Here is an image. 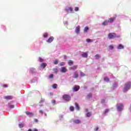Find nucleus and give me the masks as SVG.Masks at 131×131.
<instances>
[{
  "label": "nucleus",
  "instance_id": "nucleus-49",
  "mask_svg": "<svg viewBox=\"0 0 131 131\" xmlns=\"http://www.w3.org/2000/svg\"><path fill=\"white\" fill-rule=\"evenodd\" d=\"M28 131H32V130H31V129H29Z\"/></svg>",
  "mask_w": 131,
  "mask_h": 131
},
{
  "label": "nucleus",
  "instance_id": "nucleus-48",
  "mask_svg": "<svg viewBox=\"0 0 131 131\" xmlns=\"http://www.w3.org/2000/svg\"><path fill=\"white\" fill-rule=\"evenodd\" d=\"M63 58L64 59H67V56L64 55Z\"/></svg>",
  "mask_w": 131,
  "mask_h": 131
},
{
  "label": "nucleus",
  "instance_id": "nucleus-46",
  "mask_svg": "<svg viewBox=\"0 0 131 131\" xmlns=\"http://www.w3.org/2000/svg\"><path fill=\"white\" fill-rule=\"evenodd\" d=\"M94 129H95V131L99 130V127H96Z\"/></svg>",
  "mask_w": 131,
  "mask_h": 131
},
{
  "label": "nucleus",
  "instance_id": "nucleus-19",
  "mask_svg": "<svg viewBox=\"0 0 131 131\" xmlns=\"http://www.w3.org/2000/svg\"><path fill=\"white\" fill-rule=\"evenodd\" d=\"M74 123H76V124H78V123H80V120L77 119L74 120Z\"/></svg>",
  "mask_w": 131,
  "mask_h": 131
},
{
  "label": "nucleus",
  "instance_id": "nucleus-30",
  "mask_svg": "<svg viewBox=\"0 0 131 131\" xmlns=\"http://www.w3.org/2000/svg\"><path fill=\"white\" fill-rule=\"evenodd\" d=\"M80 75L82 77H83V76H85V74L82 72H80Z\"/></svg>",
  "mask_w": 131,
  "mask_h": 131
},
{
  "label": "nucleus",
  "instance_id": "nucleus-9",
  "mask_svg": "<svg viewBox=\"0 0 131 131\" xmlns=\"http://www.w3.org/2000/svg\"><path fill=\"white\" fill-rule=\"evenodd\" d=\"M109 21H108V20H105L102 23V25H103V26H106V25H107Z\"/></svg>",
  "mask_w": 131,
  "mask_h": 131
},
{
  "label": "nucleus",
  "instance_id": "nucleus-5",
  "mask_svg": "<svg viewBox=\"0 0 131 131\" xmlns=\"http://www.w3.org/2000/svg\"><path fill=\"white\" fill-rule=\"evenodd\" d=\"M80 89V87L79 85H75L73 88V92H78V91H79V89Z\"/></svg>",
  "mask_w": 131,
  "mask_h": 131
},
{
  "label": "nucleus",
  "instance_id": "nucleus-41",
  "mask_svg": "<svg viewBox=\"0 0 131 131\" xmlns=\"http://www.w3.org/2000/svg\"><path fill=\"white\" fill-rule=\"evenodd\" d=\"M15 106L14 105H11L10 106V109H13V108H14Z\"/></svg>",
  "mask_w": 131,
  "mask_h": 131
},
{
  "label": "nucleus",
  "instance_id": "nucleus-22",
  "mask_svg": "<svg viewBox=\"0 0 131 131\" xmlns=\"http://www.w3.org/2000/svg\"><path fill=\"white\" fill-rule=\"evenodd\" d=\"M86 116L87 117H91V116H92V112H88L86 115Z\"/></svg>",
  "mask_w": 131,
  "mask_h": 131
},
{
  "label": "nucleus",
  "instance_id": "nucleus-51",
  "mask_svg": "<svg viewBox=\"0 0 131 131\" xmlns=\"http://www.w3.org/2000/svg\"><path fill=\"white\" fill-rule=\"evenodd\" d=\"M45 116H47V114H45Z\"/></svg>",
  "mask_w": 131,
  "mask_h": 131
},
{
  "label": "nucleus",
  "instance_id": "nucleus-47",
  "mask_svg": "<svg viewBox=\"0 0 131 131\" xmlns=\"http://www.w3.org/2000/svg\"><path fill=\"white\" fill-rule=\"evenodd\" d=\"M35 122H38V120H37V119H35Z\"/></svg>",
  "mask_w": 131,
  "mask_h": 131
},
{
  "label": "nucleus",
  "instance_id": "nucleus-42",
  "mask_svg": "<svg viewBox=\"0 0 131 131\" xmlns=\"http://www.w3.org/2000/svg\"><path fill=\"white\" fill-rule=\"evenodd\" d=\"M54 77V75L51 74L49 76V78H53Z\"/></svg>",
  "mask_w": 131,
  "mask_h": 131
},
{
  "label": "nucleus",
  "instance_id": "nucleus-16",
  "mask_svg": "<svg viewBox=\"0 0 131 131\" xmlns=\"http://www.w3.org/2000/svg\"><path fill=\"white\" fill-rule=\"evenodd\" d=\"M65 10L68 12H69V11L72 12V11H73V8H72V7H69L68 9H66Z\"/></svg>",
  "mask_w": 131,
  "mask_h": 131
},
{
  "label": "nucleus",
  "instance_id": "nucleus-28",
  "mask_svg": "<svg viewBox=\"0 0 131 131\" xmlns=\"http://www.w3.org/2000/svg\"><path fill=\"white\" fill-rule=\"evenodd\" d=\"M108 112H109V109L108 108L105 109V112L104 113V115H106V114H107Z\"/></svg>",
  "mask_w": 131,
  "mask_h": 131
},
{
  "label": "nucleus",
  "instance_id": "nucleus-21",
  "mask_svg": "<svg viewBox=\"0 0 131 131\" xmlns=\"http://www.w3.org/2000/svg\"><path fill=\"white\" fill-rule=\"evenodd\" d=\"M68 63L70 66H72V65L73 64V61L69 60L68 62Z\"/></svg>",
  "mask_w": 131,
  "mask_h": 131
},
{
  "label": "nucleus",
  "instance_id": "nucleus-18",
  "mask_svg": "<svg viewBox=\"0 0 131 131\" xmlns=\"http://www.w3.org/2000/svg\"><path fill=\"white\" fill-rule=\"evenodd\" d=\"M90 29L89 27H85L83 30V32L86 33L88 32V31Z\"/></svg>",
  "mask_w": 131,
  "mask_h": 131
},
{
  "label": "nucleus",
  "instance_id": "nucleus-4",
  "mask_svg": "<svg viewBox=\"0 0 131 131\" xmlns=\"http://www.w3.org/2000/svg\"><path fill=\"white\" fill-rule=\"evenodd\" d=\"M123 108V105L122 103H119L117 104V109L118 111H122V108Z\"/></svg>",
  "mask_w": 131,
  "mask_h": 131
},
{
  "label": "nucleus",
  "instance_id": "nucleus-8",
  "mask_svg": "<svg viewBox=\"0 0 131 131\" xmlns=\"http://www.w3.org/2000/svg\"><path fill=\"white\" fill-rule=\"evenodd\" d=\"M115 20V17L108 18L107 21H108V23H112V22H114Z\"/></svg>",
  "mask_w": 131,
  "mask_h": 131
},
{
  "label": "nucleus",
  "instance_id": "nucleus-3",
  "mask_svg": "<svg viewBox=\"0 0 131 131\" xmlns=\"http://www.w3.org/2000/svg\"><path fill=\"white\" fill-rule=\"evenodd\" d=\"M107 37L109 39H113L116 37V34L115 33H109Z\"/></svg>",
  "mask_w": 131,
  "mask_h": 131
},
{
  "label": "nucleus",
  "instance_id": "nucleus-25",
  "mask_svg": "<svg viewBox=\"0 0 131 131\" xmlns=\"http://www.w3.org/2000/svg\"><path fill=\"white\" fill-rule=\"evenodd\" d=\"M104 81H106L107 82H108V81H109V78H108L107 77H105L104 78Z\"/></svg>",
  "mask_w": 131,
  "mask_h": 131
},
{
  "label": "nucleus",
  "instance_id": "nucleus-29",
  "mask_svg": "<svg viewBox=\"0 0 131 131\" xmlns=\"http://www.w3.org/2000/svg\"><path fill=\"white\" fill-rule=\"evenodd\" d=\"M95 57L96 58V59H100V58L101 57L100 56V55L99 54H96L95 55Z\"/></svg>",
  "mask_w": 131,
  "mask_h": 131
},
{
  "label": "nucleus",
  "instance_id": "nucleus-13",
  "mask_svg": "<svg viewBox=\"0 0 131 131\" xmlns=\"http://www.w3.org/2000/svg\"><path fill=\"white\" fill-rule=\"evenodd\" d=\"M26 114L28 115V116H33V113L28 111L26 112Z\"/></svg>",
  "mask_w": 131,
  "mask_h": 131
},
{
  "label": "nucleus",
  "instance_id": "nucleus-31",
  "mask_svg": "<svg viewBox=\"0 0 131 131\" xmlns=\"http://www.w3.org/2000/svg\"><path fill=\"white\" fill-rule=\"evenodd\" d=\"M24 126V124L23 123H20L19 124V127H20V128H22V127H23Z\"/></svg>",
  "mask_w": 131,
  "mask_h": 131
},
{
  "label": "nucleus",
  "instance_id": "nucleus-38",
  "mask_svg": "<svg viewBox=\"0 0 131 131\" xmlns=\"http://www.w3.org/2000/svg\"><path fill=\"white\" fill-rule=\"evenodd\" d=\"M60 66H64V65H65V62H60Z\"/></svg>",
  "mask_w": 131,
  "mask_h": 131
},
{
  "label": "nucleus",
  "instance_id": "nucleus-23",
  "mask_svg": "<svg viewBox=\"0 0 131 131\" xmlns=\"http://www.w3.org/2000/svg\"><path fill=\"white\" fill-rule=\"evenodd\" d=\"M74 76H75V78H78V73H77V72H75L74 73Z\"/></svg>",
  "mask_w": 131,
  "mask_h": 131
},
{
  "label": "nucleus",
  "instance_id": "nucleus-33",
  "mask_svg": "<svg viewBox=\"0 0 131 131\" xmlns=\"http://www.w3.org/2000/svg\"><path fill=\"white\" fill-rule=\"evenodd\" d=\"M54 65H57L58 64V59H55L54 62Z\"/></svg>",
  "mask_w": 131,
  "mask_h": 131
},
{
  "label": "nucleus",
  "instance_id": "nucleus-15",
  "mask_svg": "<svg viewBox=\"0 0 131 131\" xmlns=\"http://www.w3.org/2000/svg\"><path fill=\"white\" fill-rule=\"evenodd\" d=\"M67 71V70L65 67H62L61 69V72H62L63 73H65Z\"/></svg>",
  "mask_w": 131,
  "mask_h": 131
},
{
  "label": "nucleus",
  "instance_id": "nucleus-39",
  "mask_svg": "<svg viewBox=\"0 0 131 131\" xmlns=\"http://www.w3.org/2000/svg\"><path fill=\"white\" fill-rule=\"evenodd\" d=\"M43 37H48V33H45L44 34H43Z\"/></svg>",
  "mask_w": 131,
  "mask_h": 131
},
{
  "label": "nucleus",
  "instance_id": "nucleus-50",
  "mask_svg": "<svg viewBox=\"0 0 131 131\" xmlns=\"http://www.w3.org/2000/svg\"><path fill=\"white\" fill-rule=\"evenodd\" d=\"M85 111H86V112H88L89 111V110L88 109H86Z\"/></svg>",
  "mask_w": 131,
  "mask_h": 131
},
{
  "label": "nucleus",
  "instance_id": "nucleus-32",
  "mask_svg": "<svg viewBox=\"0 0 131 131\" xmlns=\"http://www.w3.org/2000/svg\"><path fill=\"white\" fill-rule=\"evenodd\" d=\"M92 93H89L88 95V99H90V98H92Z\"/></svg>",
  "mask_w": 131,
  "mask_h": 131
},
{
  "label": "nucleus",
  "instance_id": "nucleus-20",
  "mask_svg": "<svg viewBox=\"0 0 131 131\" xmlns=\"http://www.w3.org/2000/svg\"><path fill=\"white\" fill-rule=\"evenodd\" d=\"M81 56L83 58H88V54L86 53H83L81 54Z\"/></svg>",
  "mask_w": 131,
  "mask_h": 131
},
{
  "label": "nucleus",
  "instance_id": "nucleus-45",
  "mask_svg": "<svg viewBox=\"0 0 131 131\" xmlns=\"http://www.w3.org/2000/svg\"><path fill=\"white\" fill-rule=\"evenodd\" d=\"M55 103H56V100H53L52 101V104H55Z\"/></svg>",
  "mask_w": 131,
  "mask_h": 131
},
{
  "label": "nucleus",
  "instance_id": "nucleus-7",
  "mask_svg": "<svg viewBox=\"0 0 131 131\" xmlns=\"http://www.w3.org/2000/svg\"><path fill=\"white\" fill-rule=\"evenodd\" d=\"M4 99H5V100H7V101L9 100H12V99H13V96H7L4 97Z\"/></svg>",
  "mask_w": 131,
  "mask_h": 131
},
{
  "label": "nucleus",
  "instance_id": "nucleus-14",
  "mask_svg": "<svg viewBox=\"0 0 131 131\" xmlns=\"http://www.w3.org/2000/svg\"><path fill=\"white\" fill-rule=\"evenodd\" d=\"M54 40V37H50L48 40H47V42L51 43L52 41Z\"/></svg>",
  "mask_w": 131,
  "mask_h": 131
},
{
  "label": "nucleus",
  "instance_id": "nucleus-37",
  "mask_svg": "<svg viewBox=\"0 0 131 131\" xmlns=\"http://www.w3.org/2000/svg\"><path fill=\"white\" fill-rule=\"evenodd\" d=\"M79 10V8L78 7H75V12H78Z\"/></svg>",
  "mask_w": 131,
  "mask_h": 131
},
{
  "label": "nucleus",
  "instance_id": "nucleus-1",
  "mask_svg": "<svg viewBox=\"0 0 131 131\" xmlns=\"http://www.w3.org/2000/svg\"><path fill=\"white\" fill-rule=\"evenodd\" d=\"M131 86V82H127V83H125V86L123 90V92L125 93V92H127L129 89H130Z\"/></svg>",
  "mask_w": 131,
  "mask_h": 131
},
{
  "label": "nucleus",
  "instance_id": "nucleus-11",
  "mask_svg": "<svg viewBox=\"0 0 131 131\" xmlns=\"http://www.w3.org/2000/svg\"><path fill=\"white\" fill-rule=\"evenodd\" d=\"M47 63L46 62H43L40 64V67H41L42 68H46V67H47Z\"/></svg>",
  "mask_w": 131,
  "mask_h": 131
},
{
  "label": "nucleus",
  "instance_id": "nucleus-10",
  "mask_svg": "<svg viewBox=\"0 0 131 131\" xmlns=\"http://www.w3.org/2000/svg\"><path fill=\"white\" fill-rule=\"evenodd\" d=\"M117 49L118 50H122L123 49H124V46L121 44H120L117 47Z\"/></svg>",
  "mask_w": 131,
  "mask_h": 131
},
{
  "label": "nucleus",
  "instance_id": "nucleus-27",
  "mask_svg": "<svg viewBox=\"0 0 131 131\" xmlns=\"http://www.w3.org/2000/svg\"><path fill=\"white\" fill-rule=\"evenodd\" d=\"M70 110L72 112H73L74 111V106H70Z\"/></svg>",
  "mask_w": 131,
  "mask_h": 131
},
{
  "label": "nucleus",
  "instance_id": "nucleus-43",
  "mask_svg": "<svg viewBox=\"0 0 131 131\" xmlns=\"http://www.w3.org/2000/svg\"><path fill=\"white\" fill-rule=\"evenodd\" d=\"M39 113L42 115L43 114V112L41 110L39 111Z\"/></svg>",
  "mask_w": 131,
  "mask_h": 131
},
{
  "label": "nucleus",
  "instance_id": "nucleus-26",
  "mask_svg": "<svg viewBox=\"0 0 131 131\" xmlns=\"http://www.w3.org/2000/svg\"><path fill=\"white\" fill-rule=\"evenodd\" d=\"M58 85L57 84H54L52 85L53 89H57Z\"/></svg>",
  "mask_w": 131,
  "mask_h": 131
},
{
  "label": "nucleus",
  "instance_id": "nucleus-34",
  "mask_svg": "<svg viewBox=\"0 0 131 131\" xmlns=\"http://www.w3.org/2000/svg\"><path fill=\"white\" fill-rule=\"evenodd\" d=\"M53 71L55 73H58V69H53Z\"/></svg>",
  "mask_w": 131,
  "mask_h": 131
},
{
  "label": "nucleus",
  "instance_id": "nucleus-35",
  "mask_svg": "<svg viewBox=\"0 0 131 131\" xmlns=\"http://www.w3.org/2000/svg\"><path fill=\"white\" fill-rule=\"evenodd\" d=\"M39 62H43V59H42L41 57H39Z\"/></svg>",
  "mask_w": 131,
  "mask_h": 131
},
{
  "label": "nucleus",
  "instance_id": "nucleus-6",
  "mask_svg": "<svg viewBox=\"0 0 131 131\" xmlns=\"http://www.w3.org/2000/svg\"><path fill=\"white\" fill-rule=\"evenodd\" d=\"M80 31V26H78L76 27L75 32L77 33V34H78Z\"/></svg>",
  "mask_w": 131,
  "mask_h": 131
},
{
  "label": "nucleus",
  "instance_id": "nucleus-36",
  "mask_svg": "<svg viewBox=\"0 0 131 131\" xmlns=\"http://www.w3.org/2000/svg\"><path fill=\"white\" fill-rule=\"evenodd\" d=\"M86 40L87 42H92V41H93V40H92L91 39H87Z\"/></svg>",
  "mask_w": 131,
  "mask_h": 131
},
{
  "label": "nucleus",
  "instance_id": "nucleus-17",
  "mask_svg": "<svg viewBox=\"0 0 131 131\" xmlns=\"http://www.w3.org/2000/svg\"><path fill=\"white\" fill-rule=\"evenodd\" d=\"M75 69H77V66H74L70 68V70H75Z\"/></svg>",
  "mask_w": 131,
  "mask_h": 131
},
{
  "label": "nucleus",
  "instance_id": "nucleus-44",
  "mask_svg": "<svg viewBox=\"0 0 131 131\" xmlns=\"http://www.w3.org/2000/svg\"><path fill=\"white\" fill-rule=\"evenodd\" d=\"M101 102L102 104H104L105 103V99H102Z\"/></svg>",
  "mask_w": 131,
  "mask_h": 131
},
{
  "label": "nucleus",
  "instance_id": "nucleus-24",
  "mask_svg": "<svg viewBox=\"0 0 131 131\" xmlns=\"http://www.w3.org/2000/svg\"><path fill=\"white\" fill-rule=\"evenodd\" d=\"M109 50H113L114 49V46L113 45H110L108 46Z\"/></svg>",
  "mask_w": 131,
  "mask_h": 131
},
{
  "label": "nucleus",
  "instance_id": "nucleus-40",
  "mask_svg": "<svg viewBox=\"0 0 131 131\" xmlns=\"http://www.w3.org/2000/svg\"><path fill=\"white\" fill-rule=\"evenodd\" d=\"M3 88H8V85L5 84L2 85Z\"/></svg>",
  "mask_w": 131,
  "mask_h": 131
},
{
  "label": "nucleus",
  "instance_id": "nucleus-2",
  "mask_svg": "<svg viewBox=\"0 0 131 131\" xmlns=\"http://www.w3.org/2000/svg\"><path fill=\"white\" fill-rule=\"evenodd\" d=\"M62 99L66 102H69V101H71V96L70 95L64 94L62 96Z\"/></svg>",
  "mask_w": 131,
  "mask_h": 131
},
{
  "label": "nucleus",
  "instance_id": "nucleus-12",
  "mask_svg": "<svg viewBox=\"0 0 131 131\" xmlns=\"http://www.w3.org/2000/svg\"><path fill=\"white\" fill-rule=\"evenodd\" d=\"M75 105L77 110H78V111H79V110H80V107H79V105H78V103L76 102L75 103Z\"/></svg>",
  "mask_w": 131,
  "mask_h": 131
}]
</instances>
